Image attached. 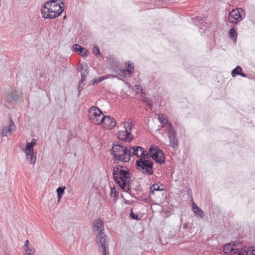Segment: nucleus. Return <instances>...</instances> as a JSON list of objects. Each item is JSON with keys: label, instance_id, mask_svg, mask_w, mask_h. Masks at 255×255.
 <instances>
[{"label": "nucleus", "instance_id": "nucleus-1", "mask_svg": "<svg viewBox=\"0 0 255 255\" xmlns=\"http://www.w3.org/2000/svg\"><path fill=\"white\" fill-rule=\"evenodd\" d=\"M93 227L98 232L96 236V242L99 251L103 255H109V244L106 235L104 233V222L100 219H95L93 223Z\"/></svg>", "mask_w": 255, "mask_h": 255}, {"label": "nucleus", "instance_id": "nucleus-2", "mask_svg": "<svg viewBox=\"0 0 255 255\" xmlns=\"http://www.w3.org/2000/svg\"><path fill=\"white\" fill-rule=\"evenodd\" d=\"M113 175L115 182L120 187H125L127 181L131 179V174L128 167L119 164L114 167Z\"/></svg>", "mask_w": 255, "mask_h": 255}, {"label": "nucleus", "instance_id": "nucleus-3", "mask_svg": "<svg viewBox=\"0 0 255 255\" xmlns=\"http://www.w3.org/2000/svg\"><path fill=\"white\" fill-rule=\"evenodd\" d=\"M140 153L139 154V158L147 159L149 157L152 159L156 162L162 164L165 163L164 154L163 151L156 145H152L148 150V153L142 147V149L140 150Z\"/></svg>", "mask_w": 255, "mask_h": 255}, {"label": "nucleus", "instance_id": "nucleus-4", "mask_svg": "<svg viewBox=\"0 0 255 255\" xmlns=\"http://www.w3.org/2000/svg\"><path fill=\"white\" fill-rule=\"evenodd\" d=\"M153 162L150 159L139 158L135 161L136 169L143 174L151 175L153 174Z\"/></svg>", "mask_w": 255, "mask_h": 255}, {"label": "nucleus", "instance_id": "nucleus-5", "mask_svg": "<svg viewBox=\"0 0 255 255\" xmlns=\"http://www.w3.org/2000/svg\"><path fill=\"white\" fill-rule=\"evenodd\" d=\"M114 145L112 146V148L110 149V152L113 156L114 163L118 164L120 162H122V160H124L123 157H124V152L126 146L123 145Z\"/></svg>", "mask_w": 255, "mask_h": 255}, {"label": "nucleus", "instance_id": "nucleus-6", "mask_svg": "<svg viewBox=\"0 0 255 255\" xmlns=\"http://www.w3.org/2000/svg\"><path fill=\"white\" fill-rule=\"evenodd\" d=\"M88 116L91 122L95 125H100L104 115L103 112L96 106H92L89 110Z\"/></svg>", "mask_w": 255, "mask_h": 255}, {"label": "nucleus", "instance_id": "nucleus-7", "mask_svg": "<svg viewBox=\"0 0 255 255\" xmlns=\"http://www.w3.org/2000/svg\"><path fill=\"white\" fill-rule=\"evenodd\" d=\"M244 11V10L241 8L233 9L230 12L228 15V19L230 22L237 24L243 19V15L241 12Z\"/></svg>", "mask_w": 255, "mask_h": 255}, {"label": "nucleus", "instance_id": "nucleus-8", "mask_svg": "<svg viewBox=\"0 0 255 255\" xmlns=\"http://www.w3.org/2000/svg\"><path fill=\"white\" fill-rule=\"evenodd\" d=\"M128 126H129V130L125 128V130H120L118 133V138L126 142H130L133 138V135L130 132L132 123H128Z\"/></svg>", "mask_w": 255, "mask_h": 255}, {"label": "nucleus", "instance_id": "nucleus-9", "mask_svg": "<svg viewBox=\"0 0 255 255\" xmlns=\"http://www.w3.org/2000/svg\"><path fill=\"white\" fill-rule=\"evenodd\" d=\"M101 125L104 128L111 129L115 127L116 125V121L115 119L110 116H103L101 120Z\"/></svg>", "mask_w": 255, "mask_h": 255}, {"label": "nucleus", "instance_id": "nucleus-10", "mask_svg": "<svg viewBox=\"0 0 255 255\" xmlns=\"http://www.w3.org/2000/svg\"><path fill=\"white\" fill-rule=\"evenodd\" d=\"M25 154L27 155V159L30 160V163L34 164L36 162V157L33 153V146L27 142L26 144V148L24 149Z\"/></svg>", "mask_w": 255, "mask_h": 255}, {"label": "nucleus", "instance_id": "nucleus-11", "mask_svg": "<svg viewBox=\"0 0 255 255\" xmlns=\"http://www.w3.org/2000/svg\"><path fill=\"white\" fill-rule=\"evenodd\" d=\"M240 246L239 243H235L231 242L230 244H227L224 245L223 247V252L227 254H231L233 255L235 254V252L237 250V247Z\"/></svg>", "mask_w": 255, "mask_h": 255}, {"label": "nucleus", "instance_id": "nucleus-12", "mask_svg": "<svg viewBox=\"0 0 255 255\" xmlns=\"http://www.w3.org/2000/svg\"><path fill=\"white\" fill-rule=\"evenodd\" d=\"M240 247H237L235 254L237 255H253L254 250L251 247H245L240 251Z\"/></svg>", "mask_w": 255, "mask_h": 255}, {"label": "nucleus", "instance_id": "nucleus-13", "mask_svg": "<svg viewBox=\"0 0 255 255\" xmlns=\"http://www.w3.org/2000/svg\"><path fill=\"white\" fill-rule=\"evenodd\" d=\"M73 50L78 53V54L82 57L87 56L89 53L88 50L81 45L75 44L73 46Z\"/></svg>", "mask_w": 255, "mask_h": 255}, {"label": "nucleus", "instance_id": "nucleus-14", "mask_svg": "<svg viewBox=\"0 0 255 255\" xmlns=\"http://www.w3.org/2000/svg\"><path fill=\"white\" fill-rule=\"evenodd\" d=\"M51 5H49L48 8L47 9V13L44 11L43 12V17L48 19H54L60 15V11L57 13V15L54 14V10H52Z\"/></svg>", "mask_w": 255, "mask_h": 255}, {"label": "nucleus", "instance_id": "nucleus-15", "mask_svg": "<svg viewBox=\"0 0 255 255\" xmlns=\"http://www.w3.org/2000/svg\"><path fill=\"white\" fill-rule=\"evenodd\" d=\"M64 3L63 2L57 1L55 3H52L51 7L52 10H54V14L57 15L59 11H60V14L62 13L64 10Z\"/></svg>", "mask_w": 255, "mask_h": 255}, {"label": "nucleus", "instance_id": "nucleus-16", "mask_svg": "<svg viewBox=\"0 0 255 255\" xmlns=\"http://www.w3.org/2000/svg\"><path fill=\"white\" fill-rule=\"evenodd\" d=\"M6 99L8 102L12 101H17L19 99L18 92L16 90H13L7 94Z\"/></svg>", "mask_w": 255, "mask_h": 255}, {"label": "nucleus", "instance_id": "nucleus-17", "mask_svg": "<svg viewBox=\"0 0 255 255\" xmlns=\"http://www.w3.org/2000/svg\"><path fill=\"white\" fill-rule=\"evenodd\" d=\"M131 149H130L129 148L128 149L127 146L126 147L124 152V157H123V158H124V160H122V163H126L129 162L131 156L133 155L132 152L131 151Z\"/></svg>", "mask_w": 255, "mask_h": 255}, {"label": "nucleus", "instance_id": "nucleus-18", "mask_svg": "<svg viewBox=\"0 0 255 255\" xmlns=\"http://www.w3.org/2000/svg\"><path fill=\"white\" fill-rule=\"evenodd\" d=\"M231 75L232 77H235L237 75H240L243 77H247V75L242 72V68L240 66H237L232 71Z\"/></svg>", "mask_w": 255, "mask_h": 255}, {"label": "nucleus", "instance_id": "nucleus-19", "mask_svg": "<svg viewBox=\"0 0 255 255\" xmlns=\"http://www.w3.org/2000/svg\"><path fill=\"white\" fill-rule=\"evenodd\" d=\"M169 138V145L173 148L178 146V140L176 137V134H172L168 135Z\"/></svg>", "mask_w": 255, "mask_h": 255}, {"label": "nucleus", "instance_id": "nucleus-20", "mask_svg": "<svg viewBox=\"0 0 255 255\" xmlns=\"http://www.w3.org/2000/svg\"><path fill=\"white\" fill-rule=\"evenodd\" d=\"M61 0H50L47 1L43 5H42L41 9L42 15L43 16V12L44 11L46 14L47 13V9L48 8L49 5H51L52 3H55L57 1H60Z\"/></svg>", "mask_w": 255, "mask_h": 255}, {"label": "nucleus", "instance_id": "nucleus-21", "mask_svg": "<svg viewBox=\"0 0 255 255\" xmlns=\"http://www.w3.org/2000/svg\"><path fill=\"white\" fill-rule=\"evenodd\" d=\"M229 36L231 39L234 40L235 42L237 40V38L238 36V33L237 32L236 29H235V27H233L231 28L230 29L229 32Z\"/></svg>", "mask_w": 255, "mask_h": 255}, {"label": "nucleus", "instance_id": "nucleus-22", "mask_svg": "<svg viewBox=\"0 0 255 255\" xmlns=\"http://www.w3.org/2000/svg\"><path fill=\"white\" fill-rule=\"evenodd\" d=\"M207 20V16H197L195 20V23L196 25H200V24H202L203 23H205V24H207L206 21Z\"/></svg>", "mask_w": 255, "mask_h": 255}, {"label": "nucleus", "instance_id": "nucleus-23", "mask_svg": "<svg viewBox=\"0 0 255 255\" xmlns=\"http://www.w3.org/2000/svg\"><path fill=\"white\" fill-rule=\"evenodd\" d=\"M114 71L117 75L121 77L125 78L126 77V70H122L119 66H116L114 68Z\"/></svg>", "mask_w": 255, "mask_h": 255}, {"label": "nucleus", "instance_id": "nucleus-24", "mask_svg": "<svg viewBox=\"0 0 255 255\" xmlns=\"http://www.w3.org/2000/svg\"><path fill=\"white\" fill-rule=\"evenodd\" d=\"M126 65L127 67V69L126 70V72H127L128 74L131 76L134 71V65L129 61H128V63H126Z\"/></svg>", "mask_w": 255, "mask_h": 255}, {"label": "nucleus", "instance_id": "nucleus-25", "mask_svg": "<svg viewBox=\"0 0 255 255\" xmlns=\"http://www.w3.org/2000/svg\"><path fill=\"white\" fill-rule=\"evenodd\" d=\"M132 182V180L130 179V181H127V184L125 187H120L123 191H126L127 193H128L130 194L131 197H134L133 195H132L131 193H130V190H131V183Z\"/></svg>", "mask_w": 255, "mask_h": 255}, {"label": "nucleus", "instance_id": "nucleus-26", "mask_svg": "<svg viewBox=\"0 0 255 255\" xmlns=\"http://www.w3.org/2000/svg\"><path fill=\"white\" fill-rule=\"evenodd\" d=\"M65 186H61L59 187L57 190L56 192L58 196V201H60V199L62 198L63 194L64 193V190L65 189Z\"/></svg>", "mask_w": 255, "mask_h": 255}, {"label": "nucleus", "instance_id": "nucleus-27", "mask_svg": "<svg viewBox=\"0 0 255 255\" xmlns=\"http://www.w3.org/2000/svg\"><path fill=\"white\" fill-rule=\"evenodd\" d=\"M130 149H132L133 150L132 155H135L137 157H139V153L138 151L140 149H142V147L140 146H134L133 147L129 146Z\"/></svg>", "mask_w": 255, "mask_h": 255}, {"label": "nucleus", "instance_id": "nucleus-28", "mask_svg": "<svg viewBox=\"0 0 255 255\" xmlns=\"http://www.w3.org/2000/svg\"><path fill=\"white\" fill-rule=\"evenodd\" d=\"M163 190H164V189H160L159 185L156 183L153 184L150 187V194H153L154 191H162Z\"/></svg>", "mask_w": 255, "mask_h": 255}, {"label": "nucleus", "instance_id": "nucleus-29", "mask_svg": "<svg viewBox=\"0 0 255 255\" xmlns=\"http://www.w3.org/2000/svg\"><path fill=\"white\" fill-rule=\"evenodd\" d=\"M158 120L160 123L163 125H167L169 123L168 120L165 118L164 115L163 114L158 115Z\"/></svg>", "mask_w": 255, "mask_h": 255}, {"label": "nucleus", "instance_id": "nucleus-30", "mask_svg": "<svg viewBox=\"0 0 255 255\" xmlns=\"http://www.w3.org/2000/svg\"><path fill=\"white\" fill-rule=\"evenodd\" d=\"M111 195L114 197V201H116L117 200L119 197V192L117 191L114 186L113 188H111Z\"/></svg>", "mask_w": 255, "mask_h": 255}, {"label": "nucleus", "instance_id": "nucleus-31", "mask_svg": "<svg viewBox=\"0 0 255 255\" xmlns=\"http://www.w3.org/2000/svg\"><path fill=\"white\" fill-rule=\"evenodd\" d=\"M167 125L168 126V132L167 133L168 135L176 134V131L174 129L172 124L169 123Z\"/></svg>", "mask_w": 255, "mask_h": 255}, {"label": "nucleus", "instance_id": "nucleus-32", "mask_svg": "<svg viewBox=\"0 0 255 255\" xmlns=\"http://www.w3.org/2000/svg\"><path fill=\"white\" fill-rule=\"evenodd\" d=\"M93 53L97 57H103V56L101 54L100 49L98 46L94 45L92 49Z\"/></svg>", "mask_w": 255, "mask_h": 255}, {"label": "nucleus", "instance_id": "nucleus-33", "mask_svg": "<svg viewBox=\"0 0 255 255\" xmlns=\"http://www.w3.org/2000/svg\"><path fill=\"white\" fill-rule=\"evenodd\" d=\"M12 127L14 128V123L11 118H10L9 120V125L8 127H5V128L8 131V132H10L12 130L14 129V128H12Z\"/></svg>", "mask_w": 255, "mask_h": 255}, {"label": "nucleus", "instance_id": "nucleus-34", "mask_svg": "<svg viewBox=\"0 0 255 255\" xmlns=\"http://www.w3.org/2000/svg\"><path fill=\"white\" fill-rule=\"evenodd\" d=\"M129 217L131 219L136 220H140V218L138 217V216L134 213L132 209H131L129 213Z\"/></svg>", "mask_w": 255, "mask_h": 255}, {"label": "nucleus", "instance_id": "nucleus-35", "mask_svg": "<svg viewBox=\"0 0 255 255\" xmlns=\"http://www.w3.org/2000/svg\"><path fill=\"white\" fill-rule=\"evenodd\" d=\"M143 102L144 103H146L147 105L149 106V108L150 109L152 108L153 103L152 102V101L149 98L145 97L143 99Z\"/></svg>", "mask_w": 255, "mask_h": 255}, {"label": "nucleus", "instance_id": "nucleus-36", "mask_svg": "<svg viewBox=\"0 0 255 255\" xmlns=\"http://www.w3.org/2000/svg\"><path fill=\"white\" fill-rule=\"evenodd\" d=\"M193 212L200 218H203L204 216V212L200 208H198L197 210H194Z\"/></svg>", "mask_w": 255, "mask_h": 255}, {"label": "nucleus", "instance_id": "nucleus-37", "mask_svg": "<svg viewBox=\"0 0 255 255\" xmlns=\"http://www.w3.org/2000/svg\"><path fill=\"white\" fill-rule=\"evenodd\" d=\"M88 72L86 70L84 71L81 72V79L80 81V84H83V82L86 80V76Z\"/></svg>", "mask_w": 255, "mask_h": 255}, {"label": "nucleus", "instance_id": "nucleus-38", "mask_svg": "<svg viewBox=\"0 0 255 255\" xmlns=\"http://www.w3.org/2000/svg\"><path fill=\"white\" fill-rule=\"evenodd\" d=\"M108 77H105V76H101L97 79H95L94 81L93 82V84H99L100 82H102V81H103L104 80L107 79Z\"/></svg>", "mask_w": 255, "mask_h": 255}, {"label": "nucleus", "instance_id": "nucleus-39", "mask_svg": "<svg viewBox=\"0 0 255 255\" xmlns=\"http://www.w3.org/2000/svg\"><path fill=\"white\" fill-rule=\"evenodd\" d=\"M138 199L141 200L143 202H148L149 200L148 197H146V195L145 194L143 193L142 196H140L138 198Z\"/></svg>", "mask_w": 255, "mask_h": 255}, {"label": "nucleus", "instance_id": "nucleus-40", "mask_svg": "<svg viewBox=\"0 0 255 255\" xmlns=\"http://www.w3.org/2000/svg\"><path fill=\"white\" fill-rule=\"evenodd\" d=\"M34 252V250H33L32 248L29 249L27 248V249L25 250V255H33Z\"/></svg>", "mask_w": 255, "mask_h": 255}, {"label": "nucleus", "instance_id": "nucleus-41", "mask_svg": "<svg viewBox=\"0 0 255 255\" xmlns=\"http://www.w3.org/2000/svg\"><path fill=\"white\" fill-rule=\"evenodd\" d=\"M134 190L137 192L141 191L142 188L139 182H137V185L135 186Z\"/></svg>", "mask_w": 255, "mask_h": 255}, {"label": "nucleus", "instance_id": "nucleus-42", "mask_svg": "<svg viewBox=\"0 0 255 255\" xmlns=\"http://www.w3.org/2000/svg\"><path fill=\"white\" fill-rule=\"evenodd\" d=\"M8 132V130H7V129L5 127L2 130L1 132V134L3 136H7V132Z\"/></svg>", "mask_w": 255, "mask_h": 255}, {"label": "nucleus", "instance_id": "nucleus-43", "mask_svg": "<svg viewBox=\"0 0 255 255\" xmlns=\"http://www.w3.org/2000/svg\"><path fill=\"white\" fill-rule=\"evenodd\" d=\"M81 84H80V82H79L78 87V91H79L78 95H80L81 91L83 90V87L81 86Z\"/></svg>", "mask_w": 255, "mask_h": 255}, {"label": "nucleus", "instance_id": "nucleus-44", "mask_svg": "<svg viewBox=\"0 0 255 255\" xmlns=\"http://www.w3.org/2000/svg\"><path fill=\"white\" fill-rule=\"evenodd\" d=\"M199 207H198V206L195 204L194 203H193L192 204V208H193V210H197Z\"/></svg>", "mask_w": 255, "mask_h": 255}, {"label": "nucleus", "instance_id": "nucleus-45", "mask_svg": "<svg viewBox=\"0 0 255 255\" xmlns=\"http://www.w3.org/2000/svg\"><path fill=\"white\" fill-rule=\"evenodd\" d=\"M30 143L32 146H34L36 144V139L34 138H33L30 142H29Z\"/></svg>", "mask_w": 255, "mask_h": 255}, {"label": "nucleus", "instance_id": "nucleus-46", "mask_svg": "<svg viewBox=\"0 0 255 255\" xmlns=\"http://www.w3.org/2000/svg\"><path fill=\"white\" fill-rule=\"evenodd\" d=\"M134 87L135 90H140V89H141L142 87L139 85H134Z\"/></svg>", "mask_w": 255, "mask_h": 255}, {"label": "nucleus", "instance_id": "nucleus-47", "mask_svg": "<svg viewBox=\"0 0 255 255\" xmlns=\"http://www.w3.org/2000/svg\"><path fill=\"white\" fill-rule=\"evenodd\" d=\"M114 145H122L121 144V143H120L119 141H114L112 143V146H115Z\"/></svg>", "mask_w": 255, "mask_h": 255}, {"label": "nucleus", "instance_id": "nucleus-48", "mask_svg": "<svg viewBox=\"0 0 255 255\" xmlns=\"http://www.w3.org/2000/svg\"><path fill=\"white\" fill-rule=\"evenodd\" d=\"M83 66L81 65L80 68H77L78 71L82 72L83 69Z\"/></svg>", "mask_w": 255, "mask_h": 255}, {"label": "nucleus", "instance_id": "nucleus-49", "mask_svg": "<svg viewBox=\"0 0 255 255\" xmlns=\"http://www.w3.org/2000/svg\"><path fill=\"white\" fill-rule=\"evenodd\" d=\"M188 194L189 195H191V197L192 196V191H191V189L189 188L188 190Z\"/></svg>", "mask_w": 255, "mask_h": 255}, {"label": "nucleus", "instance_id": "nucleus-50", "mask_svg": "<svg viewBox=\"0 0 255 255\" xmlns=\"http://www.w3.org/2000/svg\"><path fill=\"white\" fill-rule=\"evenodd\" d=\"M28 243H29L28 240L25 241V243H24V246L27 247Z\"/></svg>", "mask_w": 255, "mask_h": 255}, {"label": "nucleus", "instance_id": "nucleus-51", "mask_svg": "<svg viewBox=\"0 0 255 255\" xmlns=\"http://www.w3.org/2000/svg\"><path fill=\"white\" fill-rule=\"evenodd\" d=\"M141 93L143 94V90L142 88L141 87V89L140 90Z\"/></svg>", "mask_w": 255, "mask_h": 255}, {"label": "nucleus", "instance_id": "nucleus-52", "mask_svg": "<svg viewBox=\"0 0 255 255\" xmlns=\"http://www.w3.org/2000/svg\"><path fill=\"white\" fill-rule=\"evenodd\" d=\"M4 255H10L8 252H7V253H5L4 254Z\"/></svg>", "mask_w": 255, "mask_h": 255}, {"label": "nucleus", "instance_id": "nucleus-53", "mask_svg": "<svg viewBox=\"0 0 255 255\" xmlns=\"http://www.w3.org/2000/svg\"><path fill=\"white\" fill-rule=\"evenodd\" d=\"M187 226V225L186 224H185L184 225L183 227H184V228H186Z\"/></svg>", "mask_w": 255, "mask_h": 255}]
</instances>
